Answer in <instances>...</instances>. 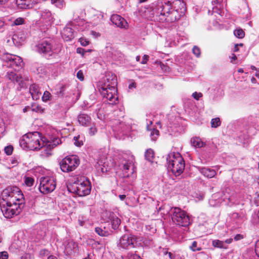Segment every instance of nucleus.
<instances>
[{"instance_id":"f257e3e1","label":"nucleus","mask_w":259,"mask_h":259,"mask_svg":"<svg viewBox=\"0 0 259 259\" xmlns=\"http://www.w3.org/2000/svg\"><path fill=\"white\" fill-rule=\"evenodd\" d=\"M1 197L0 207L7 218L18 215L24 206V195L17 187H8L3 191Z\"/></svg>"},{"instance_id":"f03ea898","label":"nucleus","mask_w":259,"mask_h":259,"mask_svg":"<svg viewBox=\"0 0 259 259\" xmlns=\"http://www.w3.org/2000/svg\"><path fill=\"white\" fill-rule=\"evenodd\" d=\"M28 149L31 150H39L41 148H43L44 154L49 156L52 154L51 150L54 147L61 143V141L59 138H53L51 141H48L45 145L44 143H41L40 141V136L38 132L28 133Z\"/></svg>"},{"instance_id":"7ed1b4c3","label":"nucleus","mask_w":259,"mask_h":259,"mask_svg":"<svg viewBox=\"0 0 259 259\" xmlns=\"http://www.w3.org/2000/svg\"><path fill=\"white\" fill-rule=\"evenodd\" d=\"M101 83L99 90L103 97L110 101V104H115L117 99L115 97L117 84L116 75L114 74L108 73L103 79Z\"/></svg>"},{"instance_id":"20e7f679","label":"nucleus","mask_w":259,"mask_h":259,"mask_svg":"<svg viewBox=\"0 0 259 259\" xmlns=\"http://www.w3.org/2000/svg\"><path fill=\"white\" fill-rule=\"evenodd\" d=\"M166 161L168 168L176 176H180L183 172L185 163L179 153H169L166 157Z\"/></svg>"},{"instance_id":"39448f33","label":"nucleus","mask_w":259,"mask_h":259,"mask_svg":"<svg viewBox=\"0 0 259 259\" xmlns=\"http://www.w3.org/2000/svg\"><path fill=\"white\" fill-rule=\"evenodd\" d=\"M35 50L46 57H50L58 53L59 48L55 45V41L50 38H44L40 40L35 46Z\"/></svg>"},{"instance_id":"423d86ee","label":"nucleus","mask_w":259,"mask_h":259,"mask_svg":"<svg viewBox=\"0 0 259 259\" xmlns=\"http://www.w3.org/2000/svg\"><path fill=\"white\" fill-rule=\"evenodd\" d=\"M68 190L78 196L82 197L89 195L91 192V187L90 182L85 179H80L73 183L68 187Z\"/></svg>"},{"instance_id":"0eeeda50","label":"nucleus","mask_w":259,"mask_h":259,"mask_svg":"<svg viewBox=\"0 0 259 259\" xmlns=\"http://www.w3.org/2000/svg\"><path fill=\"white\" fill-rule=\"evenodd\" d=\"M171 219L176 225L182 227H187L190 224L189 217L187 213L179 207L171 209Z\"/></svg>"},{"instance_id":"6e6552de","label":"nucleus","mask_w":259,"mask_h":259,"mask_svg":"<svg viewBox=\"0 0 259 259\" xmlns=\"http://www.w3.org/2000/svg\"><path fill=\"white\" fill-rule=\"evenodd\" d=\"M182 7L181 10L184 8L185 3L181 0H168L162 3L159 6L157 13H160V16H165L169 14L172 8L176 9L177 7Z\"/></svg>"},{"instance_id":"1a4fd4ad","label":"nucleus","mask_w":259,"mask_h":259,"mask_svg":"<svg viewBox=\"0 0 259 259\" xmlns=\"http://www.w3.org/2000/svg\"><path fill=\"white\" fill-rule=\"evenodd\" d=\"M79 164L78 157L75 155L67 156L60 162L61 169L65 172H69L75 170Z\"/></svg>"},{"instance_id":"9d476101","label":"nucleus","mask_w":259,"mask_h":259,"mask_svg":"<svg viewBox=\"0 0 259 259\" xmlns=\"http://www.w3.org/2000/svg\"><path fill=\"white\" fill-rule=\"evenodd\" d=\"M138 237L132 234L122 235L118 243V247L124 249L136 247L138 245Z\"/></svg>"},{"instance_id":"9b49d317","label":"nucleus","mask_w":259,"mask_h":259,"mask_svg":"<svg viewBox=\"0 0 259 259\" xmlns=\"http://www.w3.org/2000/svg\"><path fill=\"white\" fill-rule=\"evenodd\" d=\"M3 59L6 62V66L14 68L15 71L18 70L23 64L21 58L9 53L4 54L3 56Z\"/></svg>"},{"instance_id":"f8f14e48","label":"nucleus","mask_w":259,"mask_h":259,"mask_svg":"<svg viewBox=\"0 0 259 259\" xmlns=\"http://www.w3.org/2000/svg\"><path fill=\"white\" fill-rule=\"evenodd\" d=\"M56 187V183L54 178L45 177L40 179L39 189L41 193L44 194L51 193L55 189Z\"/></svg>"},{"instance_id":"ddd939ff","label":"nucleus","mask_w":259,"mask_h":259,"mask_svg":"<svg viewBox=\"0 0 259 259\" xmlns=\"http://www.w3.org/2000/svg\"><path fill=\"white\" fill-rule=\"evenodd\" d=\"M177 7L176 9L172 8L170 14L167 15V17H165L164 20L168 22H173L179 19L185 11V6L182 10V7Z\"/></svg>"},{"instance_id":"4468645a","label":"nucleus","mask_w":259,"mask_h":259,"mask_svg":"<svg viewBox=\"0 0 259 259\" xmlns=\"http://www.w3.org/2000/svg\"><path fill=\"white\" fill-rule=\"evenodd\" d=\"M7 76L9 80H11L13 82L18 83L19 86L21 88L24 86L23 79L25 80H29V77L28 76H25L23 78L19 74L13 71L8 72Z\"/></svg>"},{"instance_id":"2eb2a0df","label":"nucleus","mask_w":259,"mask_h":259,"mask_svg":"<svg viewBox=\"0 0 259 259\" xmlns=\"http://www.w3.org/2000/svg\"><path fill=\"white\" fill-rule=\"evenodd\" d=\"M98 173L105 174L110 169V166L106 164V158H100L95 165Z\"/></svg>"},{"instance_id":"dca6fc26","label":"nucleus","mask_w":259,"mask_h":259,"mask_svg":"<svg viewBox=\"0 0 259 259\" xmlns=\"http://www.w3.org/2000/svg\"><path fill=\"white\" fill-rule=\"evenodd\" d=\"M110 20L113 24L118 27L125 28L127 26V23L126 20L118 15H112L111 17Z\"/></svg>"},{"instance_id":"f3484780","label":"nucleus","mask_w":259,"mask_h":259,"mask_svg":"<svg viewBox=\"0 0 259 259\" xmlns=\"http://www.w3.org/2000/svg\"><path fill=\"white\" fill-rule=\"evenodd\" d=\"M35 3V0H16L17 8L20 9L32 8Z\"/></svg>"},{"instance_id":"a211bd4d","label":"nucleus","mask_w":259,"mask_h":259,"mask_svg":"<svg viewBox=\"0 0 259 259\" xmlns=\"http://www.w3.org/2000/svg\"><path fill=\"white\" fill-rule=\"evenodd\" d=\"M77 118L78 122L82 126H89L92 124V119L91 117L87 114L80 113L78 116Z\"/></svg>"},{"instance_id":"6ab92c4d","label":"nucleus","mask_w":259,"mask_h":259,"mask_svg":"<svg viewBox=\"0 0 259 259\" xmlns=\"http://www.w3.org/2000/svg\"><path fill=\"white\" fill-rule=\"evenodd\" d=\"M109 219L111 222L112 228L114 230L118 229L120 224L121 220L113 212H110L109 215Z\"/></svg>"},{"instance_id":"aec40b11","label":"nucleus","mask_w":259,"mask_h":259,"mask_svg":"<svg viewBox=\"0 0 259 259\" xmlns=\"http://www.w3.org/2000/svg\"><path fill=\"white\" fill-rule=\"evenodd\" d=\"M62 38L66 41H68L74 37L72 29L68 26L65 27L61 32Z\"/></svg>"},{"instance_id":"412c9836","label":"nucleus","mask_w":259,"mask_h":259,"mask_svg":"<svg viewBox=\"0 0 259 259\" xmlns=\"http://www.w3.org/2000/svg\"><path fill=\"white\" fill-rule=\"evenodd\" d=\"M53 16L50 11L45 10L41 11L40 14V20L42 22L51 24L53 22Z\"/></svg>"},{"instance_id":"4be33fe9","label":"nucleus","mask_w":259,"mask_h":259,"mask_svg":"<svg viewBox=\"0 0 259 259\" xmlns=\"http://www.w3.org/2000/svg\"><path fill=\"white\" fill-rule=\"evenodd\" d=\"M233 241L232 238H229L226 239L225 242L223 241H221L220 240H214L212 242V244L213 246L214 247L220 248H224L227 249L228 248V246L225 245V243L227 244H230Z\"/></svg>"},{"instance_id":"5701e85b","label":"nucleus","mask_w":259,"mask_h":259,"mask_svg":"<svg viewBox=\"0 0 259 259\" xmlns=\"http://www.w3.org/2000/svg\"><path fill=\"white\" fill-rule=\"evenodd\" d=\"M29 92L33 100H36L39 98L41 93L39 91L38 85L36 84H32L29 88Z\"/></svg>"},{"instance_id":"b1692460","label":"nucleus","mask_w":259,"mask_h":259,"mask_svg":"<svg viewBox=\"0 0 259 259\" xmlns=\"http://www.w3.org/2000/svg\"><path fill=\"white\" fill-rule=\"evenodd\" d=\"M199 171L204 177L208 178H213L216 175L215 170L210 168L202 167L199 168Z\"/></svg>"},{"instance_id":"393cba45","label":"nucleus","mask_w":259,"mask_h":259,"mask_svg":"<svg viewBox=\"0 0 259 259\" xmlns=\"http://www.w3.org/2000/svg\"><path fill=\"white\" fill-rule=\"evenodd\" d=\"M192 146L196 148H201L205 146V143L202 141L199 137H194L191 140Z\"/></svg>"},{"instance_id":"a878e982","label":"nucleus","mask_w":259,"mask_h":259,"mask_svg":"<svg viewBox=\"0 0 259 259\" xmlns=\"http://www.w3.org/2000/svg\"><path fill=\"white\" fill-rule=\"evenodd\" d=\"M28 134L24 135L20 140V145L24 149H28Z\"/></svg>"},{"instance_id":"bb28decb","label":"nucleus","mask_w":259,"mask_h":259,"mask_svg":"<svg viewBox=\"0 0 259 259\" xmlns=\"http://www.w3.org/2000/svg\"><path fill=\"white\" fill-rule=\"evenodd\" d=\"M154 152L151 149H149L146 150L145 153V158L149 161L152 162L154 158Z\"/></svg>"},{"instance_id":"cd10ccee","label":"nucleus","mask_w":259,"mask_h":259,"mask_svg":"<svg viewBox=\"0 0 259 259\" xmlns=\"http://www.w3.org/2000/svg\"><path fill=\"white\" fill-rule=\"evenodd\" d=\"M95 232L99 235L103 237L108 236L109 235V232L105 230V228L102 229L100 227H96L95 228Z\"/></svg>"},{"instance_id":"c85d7f7f","label":"nucleus","mask_w":259,"mask_h":259,"mask_svg":"<svg viewBox=\"0 0 259 259\" xmlns=\"http://www.w3.org/2000/svg\"><path fill=\"white\" fill-rule=\"evenodd\" d=\"M150 136L152 141H155L158 138L159 135V132L158 130L155 128H153L150 131Z\"/></svg>"},{"instance_id":"c756f323","label":"nucleus","mask_w":259,"mask_h":259,"mask_svg":"<svg viewBox=\"0 0 259 259\" xmlns=\"http://www.w3.org/2000/svg\"><path fill=\"white\" fill-rule=\"evenodd\" d=\"M123 170L125 171H127L129 170L130 167L132 166L133 162L130 160H124L122 161Z\"/></svg>"},{"instance_id":"7c9ffc66","label":"nucleus","mask_w":259,"mask_h":259,"mask_svg":"<svg viewBox=\"0 0 259 259\" xmlns=\"http://www.w3.org/2000/svg\"><path fill=\"white\" fill-rule=\"evenodd\" d=\"M234 34L235 36L239 38H242L244 37L245 33L242 29H237L234 31Z\"/></svg>"},{"instance_id":"2f4dec72","label":"nucleus","mask_w":259,"mask_h":259,"mask_svg":"<svg viewBox=\"0 0 259 259\" xmlns=\"http://www.w3.org/2000/svg\"><path fill=\"white\" fill-rule=\"evenodd\" d=\"M221 124V121L219 117H216L211 119V125L212 127L216 128Z\"/></svg>"},{"instance_id":"473e14b6","label":"nucleus","mask_w":259,"mask_h":259,"mask_svg":"<svg viewBox=\"0 0 259 259\" xmlns=\"http://www.w3.org/2000/svg\"><path fill=\"white\" fill-rule=\"evenodd\" d=\"M37 72L40 74V77H43L44 75L46 74V69L43 65H40L37 67Z\"/></svg>"},{"instance_id":"72a5a7b5","label":"nucleus","mask_w":259,"mask_h":259,"mask_svg":"<svg viewBox=\"0 0 259 259\" xmlns=\"http://www.w3.org/2000/svg\"><path fill=\"white\" fill-rule=\"evenodd\" d=\"M31 110L32 111H34L38 113H42L43 112V109L41 106L37 104H33L31 106Z\"/></svg>"},{"instance_id":"f704fd0d","label":"nucleus","mask_w":259,"mask_h":259,"mask_svg":"<svg viewBox=\"0 0 259 259\" xmlns=\"http://www.w3.org/2000/svg\"><path fill=\"white\" fill-rule=\"evenodd\" d=\"M190 248L193 251H200L201 250V247H197V242L195 241H194L191 245L190 246Z\"/></svg>"},{"instance_id":"c9c22d12","label":"nucleus","mask_w":259,"mask_h":259,"mask_svg":"<svg viewBox=\"0 0 259 259\" xmlns=\"http://www.w3.org/2000/svg\"><path fill=\"white\" fill-rule=\"evenodd\" d=\"M52 96L50 93L48 91H45L42 97V100L44 102H47L50 100Z\"/></svg>"},{"instance_id":"e433bc0d","label":"nucleus","mask_w":259,"mask_h":259,"mask_svg":"<svg viewBox=\"0 0 259 259\" xmlns=\"http://www.w3.org/2000/svg\"><path fill=\"white\" fill-rule=\"evenodd\" d=\"M90 126H91V127H90V128L89 129V135L91 136L95 135V134L97 132L96 127L95 126L94 124H92V123L91 125H90Z\"/></svg>"},{"instance_id":"4c0bfd02","label":"nucleus","mask_w":259,"mask_h":259,"mask_svg":"<svg viewBox=\"0 0 259 259\" xmlns=\"http://www.w3.org/2000/svg\"><path fill=\"white\" fill-rule=\"evenodd\" d=\"M24 19L21 17H19L17 19H16L13 24H12V25L14 26V25H21L22 24H24Z\"/></svg>"},{"instance_id":"58836bf2","label":"nucleus","mask_w":259,"mask_h":259,"mask_svg":"<svg viewBox=\"0 0 259 259\" xmlns=\"http://www.w3.org/2000/svg\"><path fill=\"white\" fill-rule=\"evenodd\" d=\"M34 182V180L33 178L30 177H26L25 180V184L28 186L31 187L32 186Z\"/></svg>"},{"instance_id":"ea45409f","label":"nucleus","mask_w":259,"mask_h":259,"mask_svg":"<svg viewBox=\"0 0 259 259\" xmlns=\"http://www.w3.org/2000/svg\"><path fill=\"white\" fill-rule=\"evenodd\" d=\"M4 151L7 155H10L12 154L13 147L11 145L7 146L5 148Z\"/></svg>"},{"instance_id":"a19ab883","label":"nucleus","mask_w":259,"mask_h":259,"mask_svg":"<svg viewBox=\"0 0 259 259\" xmlns=\"http://www.w3.org/2000/svg\"><path fill=\"white\" fill-rule=\"evenodd\" d=\"M193 53L197 57H199L201 54L200 49L197 46H194L192 49Z\"/></svg>"},{"instance_id":"79ce46f5","label":"nucleus","mask_w":259,"mask_h":259,"mask_svg":"<svg viewBox=\"0 0 259 259\" xmlns=\"http://www.w3.org/2000/svg\"><path fill=\"white\" fill-rule=\"evenodd\" d=\"M79 136L78 137H74L73 138L74 144L75 146L77 147H80L83 145V142L82 141H79Z\"/></svg>"},{"instance_id":"37998d69","label":"nucleus","mask_w":259,"mask_h":259,"mask_svg":"<svg viewBox=\"0 0 259 259\" xmlns=\"http://www.w3.org/2000/svg\"><path fill=\"white\" fill-rule=\"evenodd\" d=\"M52 3L55 4L57 7L61 8L63 6L62 0H51Z\"/></svg>"},{"instance_id":"c03bdc74","label":"nucleus","mask_w":259,"mask_h":259,"mask_svg":"<svg viewBox=\"0 0 259 259\" xmlns=\"http://www.w3.org/2000/svg\"><path fill=\"white\" fill-rule=\"evenodd\" d=\"M76 76L80 80L82 81L84 79V75L82 70H79L76 74Z\"/></svg>"},{"instance_id":"a18cd8bd","label":"nucleus","mask_w":259,"mask_h":259,"mask_svg":"<svg viewBox=\"0 0 259 259\" xmlns=\"http://www.w3.org/2000/svg\"><path fill=\"white\" fill-rule=\"evenodd\" d=\"M8 253L7 251H2L0 252V259H8Z\"/></svg>"},{"instance_id":"49530a36","label":"nucleus","mask_w":259,"mask_h":259,"mask_svg":"<svg viewBox=\"0 0 259 259\" xmlns=\"http://www.w3.org/2000/svg\"><path fill=\"white\" fill-rule=\"evenodd\" d=\"M255 252L256 255L259 257V239L255 242Z\"/></svg>"},{"instance_id":"de8ad7c7","label":"nucleus","mask_w":259,"mask_h":259,"mask_svg":"<svg viewBox=\"0 0 259 259\" xmlns=\"http://www.w3.org/2000/svg\"><path fill=\"white\" fill-rule=\"evenodd\" d=\"M193 97L197 100H198L200 97L202 96V94L201 93L194 92L192 94Z\"/></svg>"},{"instance_id":"09e8293b","label":"nucleus","mask_w":259,"mask_h":259,"mask_svg":"<svg viewBox=\"0 0 259 259\" xmlns=\"http://www.w3.org/2000/svg\"><path fill=\"white\" fill-rule=\"evenodd\" d=\"M80 42L82 46H87L89 44V41L83 38L80 39Z\"/></svg>"},{"instance_id":"8fccbe9b","label":"nucleus","mask_w":259,"mask_h":259,"mask_svg":"<svg viewBox=\"0 0 259 259\" xmlns=\"http://www.w3.org/2000/svg\"><path fill=\"white\" fill-rule=\"evenodd\" d=\"M243 238L244 236L243 235L238 234L236 235L234 238L235 241H239L242 239Z\"/></svg>"},{"instance_id":"3c124183","label":"nucleus","mask_w":259,"mask_h":259,"mask_svg":"<svg viewBox=\"0 0 259 259\" xmlns=\"http://www.w3.org/2000/svg\"><path fill=\"white\" fill-rule=\"evenodd\" d=\"M76 52H77V53L82 54V55H83L84 54V53H85L84 50L83 49L81 48H77V50H76Z\"/></svg>"},{"instance_id":"603ef678","label":"nucleus","mask_w":259,"mask_h":259,"mask_svg":"<svg viewBox=\"0 0 259 259\" xmlns=\"http://www.w3.org/2000/svg\"><path fill=\"white\" fill-rule=\"evenodd\" d=\"M149 58V56L147 55H144L143 56V60L142 61V64L146 63Z\"/></svg>"},{"instance_id":"864d4df0","label":"nucleus","mask_w":259,"mask_h":259,"mask_svg":"<svg viewBox=\"0 0 259 259\" xmlns=\"http://www.w3.org/2000/svg\"><path fill=\"white\" fill-rule=\"evenodd\" d=\"M168 257L169 259H174L175 257V255L171 253L170 252H169L168 254H167Z\"/></svg>"},{"instance_id":"5fc2aeb1","label":"nucleus","mask_w":259,"mask_h":259,"mask_svg":"<svg viewBox=\"0 0 259 259\" xmlns=\"http://www.w3.org/2000/svg\"><path fill=\"white\" fill-rule=\"evenodd\" d=\"M136 83L135 82H132V83H130L128 85V88L130 89H132L133 88H136Z\"/></svg>"},{"instance_id":"6e6d98bb","label":"nucleus","mask_w":259,"mask_h":259,"mask_svg":"<svg viewBox=\"0 0 259 259\" xmlns=\"http://www.w3.org/2000/svg\"><path fill=\"white\" fill-rule=\"evenodd\" d=\"M21 259H30V256L29 254H25L24 255H23L21 257Z\"/></svg>"},{"instance_id":"4d7b16f0","label":"nucleus","mask_w":259,"mask_h":259,"mask_svg":"<svg viewBox=\"0 0 259 259\" xmlns=\"http://www.w3.org/2000/svg\"><path fill=\"white\" fill-rule=\"evenodd\" d=\"M71 245H72L73 246V247H74V246H76V244L74 242L68 243L66 247V250L67 252L69 251V250L68 251V249L69 246Z\"/></svg>"},{"instance_id":"13d9d810","label":"nucleus","mask_w":259,"mask_h":259,"mask_svg":"<svg viewBox=\"0 0 259 259\" xmlns=\"http://www.w3.org/2000/svg\"><path fill=\"white\" fill-rule=\"evenodd\" d=\"M237 59V57L234 54H232V56L231 57V62H233L234 61Z\"/></svg>"},{"instance_id":"bf43d9fd","label":"nucleus","mask_w":259,"mask_h":259,"mask_svg":"<svg viewBox=\"0 0 259 259\" xmlns=\"http://www.w3.org/2000/svg\"><path fill=\"white\" fill-rule=\"evenodd\" d=\"M119 197L120 200H123L125 198L126 196L125 195H119Z\"/></svg>"},{"instance_id":"052dcab7","label":"nucleus","mask_w":259,"mask_h":259,"mask_svg":"<svg viewBox=\"0 0 259 259\" xmlns=\"http://www.w3.org/2000/svg\"><path fill=\"white\" fill-rule=\"evenodd\" d=\"M238 50H239L238 45L236 44V45H235V46L234 47V52H237V51H238Z\"/></svg>"},{"instance_id":"680f3d73","label":"nucleus","mask_w":259,"mask_h":259,"mask_svg":"<svg viewBox=\"0 0 259 259\" xmlns=\"http://www.w3.org/2000/svg\"><path fill=\"white\" fill-rule=\"evenodd\" d=\"M9 0H0V5L5 4L7 3Z\"/></svg>"},{"instance_id":"e2e57ef3","label":"nucleus","mask_w":259,"mask_h":259,"mask_svg":"<svg viewBox=\"0 0 259 259\" xmlns=\"http://www.w3.org/2000/svg\"><path fill=\"white\" fill-rule=\"evenodd\" d=\"M29 109V107L28 106H27V107H25L24 108H23V112H26L27 111H28V109Z\"/></svg>"},{"instance_id":"0e129e2a","label":"nucleus","mask_w":259,"mask_h":259,"mask_svg":"<svg viewBox=\"0 0 259 259\" xmlns=\"http://www.w3.org/2000/svg\"><path fill=\"white\" fill-rule=\"evenodd\" d=\"M47 259H57V258L53 255H50L48 257Z\"/></svg>"},{"instance_id":"69168bd1","label":"nucleus","mask_w":259,"mask_h":259,"mask_svg":"<svg viewBox=\"0 0 259 259\" xmlns=\"http://www.w3.org/2000/svg\"><path fill=\"white\" fill-rule=\"evenodd\" d=\"M163 253L164 255H167V254H168L169 252H168L166 249H164L163 251Z\"/></svg>"},{"instance_id":"338daca9","label":"nucleus","mask_w":259,"mask_h":259,"mask_svg":"<svg viewBox=\"0 0 259 259\" xmlns=\"http://www.w3.org/2000/svg\"><path fill=\"white\" fill-rule=\"evenodd\" d=\"M225 198H228V200H229L230 202L232 201V197H228V196H225V198H224V199H225Z\"/></svg>"},{"instance_id":"774afa93","label":"nucleus","mask_w":259,"mask_h":259,"mask_svg":"<svg viewBox=\"0 0 259 259\" xmlns=\"http://www.w3.org/2000/svg\"><path fill=\"white\" fill-rule=\"evenodd\" d=\"M255 76L257 77H258L259 78V71H257L256 73H255Z\"/></svg>"}]
</instances>
